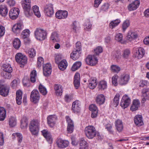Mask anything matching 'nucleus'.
<instances>
[{
  "label": "nucleus",
  "instance_id": "nucleus-7",
  "mask_svg": "<svg viewBox=\"0 0 149 149\" xmlns=\"http://www.w3.org/2000/svg\"><path fill=\"white\" fill-rule=\"evenodd\" d=\"M44 11L46 16L49 17H52L54 14L53 5L51 4L47 5L44 8Z\"/></svg>",
  "mask_w": 149,
  "mask_h": 149
},
{
  "label": "nucleus",
  "instance_id": "nucleus-15",
  "mask_svg": "<svg viewBox=\"0 0 149 149\" xmlns=\"http://www.w3.org/2000/svg\"><path fill=\"white\" fill-rule=\"evenodd\" d=\"M23 25L21 23H18L14 24L12 27V30L15 33L18 34L20 33L23 29Z\"/></svg>",
  "mask_w": 149,
  "mask_h": 149
},
{
  "label": "nucleus",
  "instance_id": "nucleus-2",
  "mask_svg": "<svg viewBox=\"0 0 149 149\" xmlns=\"http://www.w3.org/2000/svg\"><path fill=\"white\" fill-rule=\"evenodd\" d=\"M40 121L37 120H31L29 124V130L32 134L36 135L38 133Z\"/></svg>",
  "mask_w": 149,
  "mask_h": 149
},
{
  "label": "nucleus",
  "instance_id": "nucleus-18",
  "mask_svg": "<svg viewBox=\"0 0 149 149\" xmlns=\"http://www.w3.org/2000/svg\"><path fill=\"white\" fill-rule=\"evenodd\" d=\"M142 103H144L146 100H149V90L148 89L143 88L141 91Z\"/></svg>",
  "mask_w": 149,
  "mask_h": 149
},
{
  "label": "nucleus",
  "instance_id": "nucleus-32",
  "mask_svg": "<svg viewBox=\"0 0 149 149\" xmlns=\"http://www.w3.org/2000/svg\"><path fill=\"white\" fill-rule=\"evenodd\" d=\"M21 42L19 39L15 38L13 41V45L16 49H18L21 46Z\"/></svg>",
  "mask_w": 149,
  "mask_h": 149
},
{
  "label": "nucleus",
  "instance_id": "nucleus-58",
  "mask_svg": "<svg viewBox=\"0 0 149 149\" xmlns=\"http://www.w3.org/2000/svg\"><path fill=\"white\" fill-rule=\"evenodd\" d=\"M129 20L128 19L125 20L123 23L122 25L123 30L125 31L130 25Z\"/></svg>",
  "mask_w": 149,
  "mask_h": 149
},
{
  "label": "nucleus",
  "instance_id": "nucleus-10",
  "mask_svg": "<svg viewBox=\"0 0 149 149\" xmlns=\"http://www.w3.org/2000/svg\"><path fill=\"white\" fill-rule=\"evenodd\" d=\"M40 96L38 91L34 90L31 92L30 95L31 100L35 103L38 102L39 100Z\"/></svg>",
  "mask_w": 149,
  "mask_h": 149
},
{
  "label": "nucleus",
  "instance_id": "nucleus-21",
  "mask_svg": "<svg viewBox=\"0 0 149 149\" xmlns=\"http://www.w3.org/2000/svg\"><path fill=\"white\" fill-rule=\"evenodd\" d=\"M43 136L45 138L47 141L49 143H52V136L47 130H43L42 131Z\"/></svg>",
  "mask_w": 149,
  "mask_h": 149
},
{
  "label": "nucleus",
  "instance_id": "nucleus-35",
  "mask_svg": "<svg viewBox=\"0 0 149 149\" xmlns=\"http://www.w3.org/2000/svg\"><path fill=\"white\" fill-rule=\"evenodd\" d=\"M8 12V10L6 6L5 5L0 6V14L3 16H5Z\"/></svg>",
  "mask_w": 149,
  "mask_h": 149
},
{
  "label": "nucleus",
  "instance_id": "nucleus-27",
  "mask_svg": "<svg viewBox=\"0 0 149 149\" xmlns=\"http://www.w3.org/2000/svg\"><path fill=\"white\" fill-rule=\"evenodd\" d=\"M140 102L138 100H133L132 104L130 107V110L132 111H135L137 110L140 107Z\"/></svg>",
  "mask_w": 149,
  "mask_h": 149
},
{
  "label": "nucleus",
  "instance_id": "nucleus-64",
  "mask_svg": "<svg viewBox=\"0 0 149 149\" xmlns=\"http://www.w3.org/2000/svg\"><path fill=\"white\" fill-rule=\"evenodd\" d=\"M64 99L65 102H69L72 99V97L71 95L66 94L65 96Z\"/></svg>",
  "mask_w": 149,
  "mask_h": 149
},
{
  "label": "nucleus",
  "instance_id": "nucleus-9",
  "mask_svg": "<svg viewBox=\"0 0 149 149\" xmlns=\"http://www.w3.org/2000/svg\"><path fill=\"white\" fill-rule=\"evenodd\" d=\"M87 64L91 66L95 65L98 62V59L95 55H89L86 58Z\"/></svg>",
  "mask_w": 149,
  "mask_h": 149
},
{
  "label": "nucleus",
  "instance_id": "nucleus-4",
  "mask_svg": "<svg viewBox=\"0 0 149 149\" xmlns=\"http://www.w3.org/2000/svg\"><path fill=\"white\" fill-rule=\"evenodd\" d=\"M15 59L17 63L21 65H24L27 62V57L25 56L20 53H18L16 54Z\"/></svg>",
  "mask_w": 149,
  "mask_h": 149
},
{
  "label": "nucleus",
  "instance_id": "nucleus-38",
  "mask_svg": "<svg viewBox=\"0 0 149 149\" xmlns=\"http://www.w3.org/2000/svg\"><path fill=\"white\" fill-rule=\"evenodd\" d=\"M98 87L99 89L101 90L106 89L107 88V82L104 81H101L98 84Z\"/></svg>",
  "mask_w": 149,
  "mask_h": 149
},
{
  "label": "nucleus",
  "instance_id": "nucleus-62",
  "mask_svg": "<svg viewBox=\"0 0 149 149\" xmlns=\"http://www.w3.org/2000/svg\"><path fill=\"white\" fill-rule=\"evenodd\" d=\"M89 110L91 112L95 111H98V108L95 104H91L89 107Z\"/></svg>",
  "mask_w": 149,
  "mask_h": 149
},
{
  "label": "nucleus",
  "instance_id": "nucleus-25",
  "mask_svg": "<svg viewBox=\"0 0 149 149\" xmlns=\"http://www.w3.org/2000/svg\"><path fill=\"white\" fill-rule=\"evenodd\" d=\"M81 53V50L74 49L73 51L70 54V57L73 60H76L80 57Z\"/></svg>",
  "mask_w": 149,
  "mask_h": 149
},
{
  "label": "nucleus",
  "instance_id": "nucleus-13",
  "mask_svg": "<svg viewBox=\"0 0 149 149\" xmlns=\"http://www.w3.org/2000/svg\"><path fill=\"white\" fill-rule=\"evenodd\" d=\"M81 109L80 102L77 100L74 101L72 104V110L74 113H77L79 112Z\"/></svg>",
  "mask_w": 149,
  "mask_h": 149
},
{
  "label": "nucleus",
  "instance_id": "nucleus-40",
  "mask_svg": "<svg viewBox=\"0 0 149 149\" xmlns=\"http://www.w3.org/2000/svg\"><path fill=\"white\" fill-rule=\"evenodd\" d=\"M79 145L80 149H85L88 146L87 142L83 138H81L80 141Z\"/></svg>",
  "mask_w": 149,
  "mask_h": 149
},
{
  "label": "nucleus",
  "instance_id": "nucleus-6",
  "mask_svg": "<svg viewBox=\"0 0 149 149\" xmlns=\"http://www.w3.org/2000/svg\"><path fill=\"white\" fill-rule=\"evenodd\" d=\"M130 79V75L124 73L120 76L119 79V83L121 85L127 84Z\"/></svg>",
  "mask_w": 149,
  "mask_h": 149
},
{
  "label": "nucleus",
  "instance_id": "nucleus-47",
  "mask_svg": "<svg viewBox=\"0 0 149 149\" xmlns=\"http://www.w3.org/2000/svg\"><path fill=\"white\" fill-rule=\"evenodd\" d=\"M81 65V63L80 61L76 62L72 66L71 68L72 70L73 71H76L80 67Z\"/></svg>",
  "mask_w": 149,
  "mask_h": 149
},
{
  "label": "nucleus",
  "instance_id": "nucleus-45",
  "mask_svg": "<svg viewBox=\"0 0 149 149\" xmlns=\"http://www.w3.org/2000/svg\"><path fill=\"white\" fill-rule=\"evenodd\" d=\"M25 15L27 17H29L32 14L31 12H30L31 6H27L25 8H23Z\"/></svg>",
  "mask_w": 149,
  "mask_h": 149
},
{
  "label": "nucleus",
  "instance_id": "nucleus-51",
  "mask_svg": "<svg viewBox=\"0 0 149 149\" xmlns=\"http://www.w3.org/2000/svg\"><path fill=\"white\" fill-rule=\"evenodd\" d=\"M21 3L23 8L31 6L30 0H21Z\"/></svg>",
  "mask_w": 149,
  "mask_h": 149
},
{
  "label": "nucleus",
  "instance_id": "nucleus-39",
  "mask_svg": "<svg viewBox=\"0 0 149 149\" xmlns=\"http://www.w3.org/2000/svg\"><path fill=\"white\" fill-rule=\"evenodd\" d=\"M37 76L36 71L35 70H32L30 74V80L32 83H34L36 81Z\"/></svg>",
  "mask_w": 149,
  "mask_h": 149
},
{
  "label": "nucleus",
  "instance_id": "nucleus-31",
  "mask_svg": "<svg viewBox=\"0 0 149 149\" xmlns=\"http://www.w3.org/2000/svg\"><path fill=\"white\" fill-rule=\"evenodd\" d=\"M57 64L59 69L62 71L65 70L68 66V63L65 59L62 60Z\"/></svg>",
  "mask_w": 149,
  "mask_h": 149
},
{
  "label": "nucleus",
  "instance_id": "nucleus-3",
  "mask_svg": "<svg viewBox=\"0 0 149 149\" xmlns=\"http://www.w3.org/2000/svg\"><path fill=\"white\" fill-rule=\"evenodd\" d=\"M35 36L36 39L40 41L44 40L47 37L46 31L40 28H37L34 32Z\"/></svg>",
  "mask_w": 149,
  "mask_h": 149
},
{
  "label": "nucleus",
  "instance_id": "nucleus-48",
  "mask_svg": "<svg viewBox=\"0 0 149 149\" xmlns=\"http://www.w3.org/2000/svg\"><path fill=\"white\" fill-rule=\"evenodd\" d=\"M119 94H117L113 98V104L115 107H116L119 104Z\"/></svg>",
  "mask_w": 149,
  "mask_h": 149
},
{
  "label": "nucleus",
  "instance_id": "nucleus-42",
  "mask_svg": "<svg viewBox=\"0 0 149 149\" xmlns=\"http://www.w3.org/2000/svg\"><path fill=\"white\" fill-rule=\"evenodd\" d=\"M12 135L17 137L18 143L19 145L22 142L23 139V136L22 134L19 133H14Z\"/></svg>",
  "mask_w": 149,
  "mask_h": 149
},
{
  "label": "nucleus",
  "instance_id": "nucleus-46",
  "mask_svg": "<svg viewBox=\"0 0 149 149\" xmlns=\"http://www.w3.org/2000/svg\"><path fill=\"white\" fill-rule=\"evenodd\" d=\"M3 69L4 71L12 72L13 71L12 68L9 64H4L3 65Z\"/></svg>",
  "mask_w": 149,
  "mask_h": 149
},
{
  "label": "nucleus",
  "instance_id": "nucleus-24",
  "mask_svg": "<svg viewBox=\"0 0 149 149\" xmlns=\"http://www.w3.org/2000/svg\"><path fill=\"white\" fill-rule=\"evenodd\" d=\"M145 54L144 49L142 47L139 48L135 53V57L138 59L142 58Z\"/></svg>",
  "mask_w": 149,
  "mask_h": 149
},
{
  "label": "nucleus",
  "instance_id": "nucleus-57",
  "mask_svg": "<svg viewBox=\"0 0 149 149\" xmlns=\"http://www.w3.org/2000/svg\"><path fill=\"white\" fill-rule=\"evenodd\" d=\"M109 4L107 3H104L101 7L100 10L103 11H106L109 9Z\"/></svg>",
  "mask_w": 149,
  "mask_h": 149
},
{
  "label": "nucleus",
  "instance_id": "nucleus-44",
  "mask_svg": "<svg viewBox=\"0 0 149 149\" xmlns=\"http://www.w3.org/2000/svg\"><path fill=\"white\" fill-rule=\"evenodd\" d=\"M26 53L31 58L34 57L36 54V52L33 48L29 49L27 50Z\"/></svg>",
  "mask_w": 149,
  "mask_h": 149
},
{
  "label": "nucleus",
  "instance_id": "nucleus-19",
  "mask_svg": "<svg viewBox=\"0 0 149 149\" xmlns=\"http://www.w3.org/2000/svg\"><path fill=\"white\" fill-rule=\"evenodd\" d=\"M55 15L56 17L58 19H64L67 17L68 12L66 11L60 10L56 12Z\"/></svg>",
  "mask_w": 149,
  "mask_h": 149
},
{
  "label": "nucleus",
  "instance_id": "nucleus-20",
  "mask_svg": "<svg viewBox=\"0 0 149 149\" xmlns=\"http://www.w3.org/2000/svg\"><path fill=\"white\" fill-rule=\"evenodd\" d=\"M134 121L135 124L137 126H140L143 124L142 117L141 115H137L134 118Z\"/></svg>",
  "mask_w": 149,
  "mask_h": 149
},
{
  "label": "nucleus",
  "instance_id": "nucleus-11",
  "mask_svg": "<svg viewBox=\"0 0 149 149\" xmlns=\"http://www.w3.org/2000/svg\"><path fill=\"white\" fill-rule=\"evenodd\" d=\"M19 13V10L18 8H13L9 12V17L12 19H15L17 17Z\"/></svg>",
  "mask_w": 149,
  "mask_h": 149
},
{
  "label": "nucleus",
  "instance_id": "nucleus-17",
  "mask_svg": "<svg viewBox=\"0 0 149 149\" xmlns=\"http://www.w3.org/2000/svg\"><path fill=\"white\" fill-rule=\"evenodd\" d=\"M43 73L45 76H49L51 74L52 69L51 65L49 63H47L43 66Z\"/></svg>",
  "mask_w": 149,
  "mask_h": 149
},
{
  "label": "nucleus",
  "instance_id": "nucleus-22",
  "mask_svg": "<svg viewBox=\"0 0 149 149\" xmlns=\"http://www.w3.org/2000/svg\"><path fill=\"white\" fill-rule=\"evenodd\" d=\"M140 1L138 0H135L131 4L129 5L128 6V9L130 11H132L136 9L139 5Z\"/></svg>",
  "mask_w": 149,
  "mask_h": 149
},
{
  "label": "nucleus",
  "instance_id": "nucleus-34",
  "mask_svg": "<svg viewBox=\"0 0 149 149\" xmlns=\"http://www.w3.org/2000/svg\"><path fill=\"white\" fill-rule=\"evenodd\" d=\"M50 39L54 42H58L59 41V35L56 32H53L51 35Z\"/></svg>",
  "mask_w": 149,
  "mask_h": 149
},
{
  "label": "nucleus",
  "instance_id": "nucleus-30",
  "mask_svg": "<svg viewBox=\"0 0 149 149\" xmlns=\"http://www.w3.org/2000/svg\"><path fill=\"white\" fill-rule=\"evenodd\" d=\"M22 92L20 90H18L16 92V100L17 103L20 105L22 103Z\"/></svg>",
  "mask_w": 149,
  "mask_h": 149
},
{
  "label": "nucleus",
  "instance_id": "nucleus-53",
  "mask_svg": "<svg viewBox=\"0 0 149 149\" xmlns=\"http://www.w3.org/2000/svg\"><path fill=\"white\" fill-rule=\"evenodd\" d=\"M9 123L10 126L12 127H14L16 124L15 118L13 117H10L9 119Z\"/></svg>",
  "mask_w": 149,
  "mask_h": 149
},
{
  "label": "nucleus",
  "instance_id": "nucleus-56",
  "mask_svg": "<svg viewBox=\"0 0 149 149\" xmlns=\"http://www.w3.org/2000/svg\"><path fill=\"white\" fill-rule=\"evenodd\" d=\"M118 77V76L117 74H115L112 77V83L113 85L116 86L118 85L117 80Z\"/></svg>",
  "mask_w": 149,
  "mask_h": 149
},
{
  "label": "nucleus",
  "instance_id": "nucleus-12",
  "mask_svg": "<svg viewBox=\"0 0 149 149\" xmlns=\"http://www.w3.org/2000/svg\"><path fill=\"white\" fill-rule=\"evenodd\" d=\"M65 118L68 123L67 131L68 133H71L73 132L74 129L73 122L69 116H66Z\"/></svg>",
  "mask_w": 149,
  "mask_h": 149
},
{
  "label": "nucleus",
  "instance_id": "nucleus-14",
  "mask_svg": "<svg viewBox=\"0 0 149 149\" xmlns=\"http://www.w3.org/2000/svg\"><path fill=\"white\" fill-rule=\"evenodd\" d=\"M56 143L58 147L62 148L67 147L69 144V142L68 140H64L61 138L58 139Z\"/></svg>",
  "mask_w": 149,
  "mask_h": 149
},
{
  "label": "nucleus",
  "instance_id": "nucleus-29",
  "mask_svg": "<svg viewBox=\"0 0 149 149\" xmlns=\"http://www.w3.org/2000/svg\"><path fill=\"white\" fill-rule=\"evenodd\" d=\"M74 84L75 87L77 89L80 86V74L77 73L74 76Z\"/></svg>",
  "mask_w": 149,
  "mask_h": 149
},
{
  "label": "nucleus",
  "instance_id": "nucleus-60",
  "mask_svg": "<svg viewBox=\"0 0 149 149\" xmlns=\"http://www.w3.org/2000/svg\"><path fill=\"white\" fill-rule=\"evenodd\" d=\"M92 25L90 22L85 23L84 25V29L87 31H90L91 29Z\"/></svg>",
  "mask_w": 149,
  "mask_h": 149
},
{
  "label": "nucleus",
  "instance_id": "nucleus-1",
  "mask_svg": "<svg viewBox=\"0 0 149 149\" xmlns=\"http://www.w3.org/2000/svg\"><path fill=\"white\" fill-rule=\"evenodd\" d=\"M84 132L86 136L89 139H93L96 135L99 136V133L96 132L95 127L92 125L86 127Z\"/></svg>",
  "mask_w": 149,
  "mask_h": 149
},
{
  "label": "nucleus",
  "instance_id": "nucleus-28",
  "mask_svg": "<svg viewBox=\"0 0 149 149\" xmlns=\"http://www.w3.org/2000/svg\"><path fill=\"white\" fill-rule=\"evenodd\" d=\"M105 100V98L104 95L103 94H100L97 96L96 101L97 104L101 105L104 103Z\"/></svg>",
  "mask_w": 149,
  "mask_h": 149
},
{
  "label": "nucleus",
  "instance_id": "nucleus-36",
  "mask_svg": "<svg viewBox=\"0 0 149 149\" xmlns=\"http://www.w3.org/2000/svg\"><path fill=\"white\" fill-rule=\"evenodd\" d=\"M115 125L116 128L119 132H121L123 129V127L122 121L118 120L116 122Z\"/></svg>",
  "mask_w": 149,
  "mask_h": 149
},
{
  "label": "nucleus",
  "instance_id": "nucleus-23",
  "mask_svg": "<svg viewBox=\"0 0 149 149\" xmlns=\"http://www.w3.org/2000/svg\"><path fill=\"white\" fill-rule=\"evenodd\" d=\"M29 31L28 29H25L24 30L22 33V37L24 39V42L29 43L30 42V39L27 37L29 36Z\"/></svg>",
  "mask_w": 149,
  "mask_h": 149
},
{
  "label": "nucleus",
  "instance_id": "nucleus-43",
  "mask_svg": "<svg viewBox=\"0 0 149 149\" xmlns=\"http://www.w3.org/2000/svg\"><path fill=\"white\" fill-rule=\"evenodd\" d=\"M38 89L40 93L43 95H46L47 93L46 88L41 84H40L38 87Z\"/></svg>",
  "mask_w": 149,
  "mask_h": 149
},
{
  "label": "nucleus",
  "instance_id": "nucleus-50",
  "mask_svg": "<svg viewBox=\"0 0 149 149\" xmlns=\"http://www.w3.org/2000/svg\"><path fill=\"white\" fill-rule=\"evenodd\" d=\"M11 72L4 71L1 72V76L5 79H10L11 77Z\"/></svg>",
  "mask_w": 149,
  "mask_h": 149
},
{
  "label": "nucleus",
  "instance_id": "nucleus-26",
  "mask_svg": "<svg viewBox=\"0 0 149 149\" xmlns=\"http://www.w3.org/2000/svg\"><path fill=\"white\" fill-rule=\"evenodd\" d=\"M56 95L58 96H61L63 93V88L62 86L59 84H55L54 86Z\"/></svg>",
  "mask_w": 149,
  "mask_h": 149
},
{
  "label": "nucleus",
  "instance_id": "nucleus-63",
  "mask_svg": "<svg viewBox=\"0 0 149 149\" xmlns=\"http://www.w3.org/2000/svg\"><path fill=\"white\" fill-rule=\"evenodd\" d=\"M115 39L119 42H121L123 39V35L122 34L118 33L116 34Z\"/></svg>",
  "mask_w": 149,
  "mask_h": 149
},
{
  "label": "nucleus",
  "instance_id": "nucleus-61",
  "mask_svg": "<svg viewBox=\"0 0 149 149\" xmlns=\"http://www.w3.org/2000/svg\"><path fill=\"white\" fill-rule=\"evenodd\" d=\"M19 83V81L17 80H14L11 83V86L13 88H16Z\"/></svg>",
  "mask_w": 149,
  "mask_h": 149
},
{
  "label": "nucleus",
  "instance_id": "nucleus-33",
  "mask_svg": "<svg viewBox=\"0 0 149 149\" xmlns=\"http://www.w3.org/2000/svg\"><path fill=\"white\" fill-rule=\"evenodd\" d=\"M137 37V35L135 33L129 31L127 34V38L128 40L130 41Z\"/></svg>",
  "mask_w": 149,
  "mask_h": 149
},
{
  "label": "nucleus",
  "instance_id": "nucleus-55",
  "mask_svg": "<svg viewBox=\"0 0 149 149\" xmlns=\"http://www.w3.org/2000/svg\"><path fill=\"white\" fill-rule=\"evenodd\" d=\"M95 55H98L103 51L102 48L100 46L97 47L94 50Z\"/></svg>",
  "mask_w": 149,
  "mask_h": 149
},
{
  "label": "nucleus",
  "instance_id": "nucleus-5",
  "mask_svg": "<svg viewBox=\"0 0 149 149\" xmlns=\"http://www.w3.org/2000/svg\"><path fill=\"white\" fill-rule=\"evenodd\" d=\"M130 102V98L127 95H125L123 96L121 99L120 105L123 109H125L129 105Z\"/></svg>",
  "mask_w": 149,
  "mask_h": 149
},
{
  "label": "nucleus",
  "instance_id": "nucleus-52",
  "mask_svg": "<svg viewBox=\"0 0 149 149\" xmlns=\"http://www.w3.org/2000/svg\"><path fill=\"white\" fill-rule=\"evenodd\" d=\"M111 71L113 72L118 73L120 70V68L118 66L115 65H111Z\"/></svg>",
  "mask_w": 149,
  "mask_h": 149
},
{
  "label": "nucleus",
  "instance_id": "nucleus-37",
  "mask_svg": "<svg viewBox=\"0 0 149 149\" xmlns=\"http://www.w3.org/2000/svg\"><path fill=\"white\" fill-rule=\"evenodd\" d=\"M6 111L3 107H0V120L3 121L5 119L6 116Z\"/></svg>",
  "mask_w": 149,
  "mask_h": 149
},
{
  "label": "nucleus",
  "instance_id": "nucleus-8",
  "mask_svg": "<svg viewBox=\"0 0 149 149\" xmlns=\"http://www.w3.org/2000/svg\"><path fill=\"white\" fill-rule=\"evenodd\" d=\"M9 86L6 84H3L0 81V94L3 97L7 96L9 93Z\"/></svg>",
  "mask_w": 149,
  "mask_h": 149
},
{
  "label": "nucleus",
  "instance_id": "nucleus-16",
  "mask_svg": "<svg viewBox=\"0 0 149 149\" xmlns=\"http://www.w3.org/2000/svg\"><path fill=\"white\" fill-rule=\"evenodd\" d=\"M57 118L54 115H50L47 118V122L49 125L51 127H54L56 124Z\"/></svg>",
  "mask_w": 149,
  "mask_h": 149
},
{
  "label": "nucleus",
  "instance_id": "nucleus-49",
  "mask_svg": "<svg viewBox=\"0 0 149 149\" xmlns=\"http://www.w3.org/2000/svg\"><path fill=\"white\" fill-rule=\"evenodd\" d=\"M33 10L35 15L38 17H40V13L39 10V8L38 6H33Z\"/></svg>",
  "mask_w": 149,
  "mask_h": 149
},
{
  "label": "nucleus",
  "instance_id": "nucleus-41",
  "mask_svg": "<svg viewBox=\"0 0 149 149\" xmlns=\"http://www.w3.org/2000/svg\"><path fill=\"white\" fill-rule=\"evenodd\" d=\"M120 22V20L118 19L111 21L109 24L110 27L111 29H113L118 25Z\"/></svg>",
  "mask_w": 149,
  "mask_h": 149
},
{
  "label": "nucleus",
  "instance_id": "nucleus-59",
  "mask_svg": "<svg viewBox=\"0 0 149 149\" xmlns=\"http://www.w3.org/2000/svg\"><path fill=\"white\" fill-rule=\"evenodd\" d=\"M130 54V52L128 49H125L123 51L122 55L123 57L125 58H127Z\"/></svg>",
  "mask_w": 149,
  "mask_h": 149
},
{
  "label": "nucleus",
  "instance_id": "nucleus-54",
  "mask_svg": "<svg viewBox=\"0 0 149 149\" xmlns=\"http://www.w3.org/2000/svg\"><path fill=\"white\" fill-rule=\"evenodd\" d=\"M71 28L73 31L76 32L79 29L80 27L77 26V22L76 21H74L73 22L71 25Z\"/></svg>",
  "mask_w": 149,
  "mask_h": 149
}]
</instances>
